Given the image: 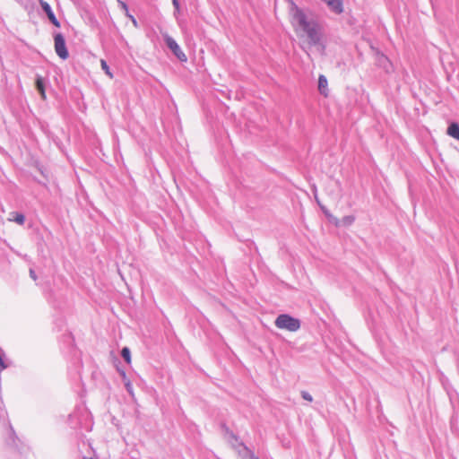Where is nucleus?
Masks as SVG:
<instances>
[{"label":"nucleus","instance_id":"obj_1","mask_svg":"<svg viewBox=\"0 0 459 459\" xmlns=\"http://www.w3.org/2000/svg\"><path fill=\"white\" fill-rule=\"evenodd\" d=\"M274 323L277 328L289 332H296L300 328V321L288 314L278 316Z\"/></svg>","mask_w":459,"mask_h":459},{"label":"nucleus","instance_id":"obj_2","mask_svg":"<svg viewBox=\"0 0 459 459\" xmlns=\"http://www.w3.org/2000/svg\"><path fill=\"white\" fill-rule=\"evenodd\" d=\"M292 23L302 31L306 30L314 22L307 20L305 13L291 1Z\"/></svg>","mask_w":459,"mask_h":459},{"label":"nucleus","instance_id":"obj_3","mask_svg":"<svg viewBox=\"0 0 459 459\" xmlns=\"http://www.w3.org/2000/svg\"><path fill=\"white\" fill-rule=\"evenodd\" d=\"M55 51L56 55L63 60H65L69 56L68 50L66 48L65 40L61 33H57L54 37Z\"/></svg>","mask_w":459,"mask_h":459},{"label":"nucleus","instance_id":"obj_4","mask_svg":"<svg viewBox=\"0 0 459 459\" xmlns=\"http://www.w3.org/2000/svg\"><path fill=\"white\" fill-rule=\"evenodd\" d=\"M167 46L173 52V54L178 58L181 62H186L187 57L186 54L181 50L180 47L178 45V43L169 36H167L165 38Z\"/></svg>","mask_w":459,"mask_h":459},{"label":"nucleus","instance_id":"obj_5","mask_svg":"<svg viewBox=\"0 0 459 459\" xmlns=\"http://www.w3.org/2000/svg\"><path fill=\"white\" fill-rule=\"evenodd\" d=\"M320 29L318 25L314 22L312 23L306 30L303 32L307 35L308 39V43L311 45L316 44L320 40Z\"/></svg>","mask_w":459,"mask_h":459},{"label":"nucleus","instance_id":"obj_6","mask_svg":"<svg viewBox=\"0 0 459 459\" xmlns=\"http://www.w3.org/2000/svg\"><path fill=\"white\" fill-rule=\"evenodd\" d=\"M318 91L325 98L329 96L328 81L323 74L318 77Z\"/></svg>","mask_w":459,"mask_h":459},{"label":"nucleus","instance_id":"obj_7","mask_svg":"<svg viewBox=\"0 0 459 459\" xmlns=\"http://www.w3.org/2000/svg\"><path fill=\"white\" fill-rule=\"evenodd\" d=\"M331 219H332V221L334 223L335 226L337 227H340V226H350L351 225L354 221H355V218L354 216L352 215H348V216H344L342 219H338L336 217H333V216H330Z\"/></svg>","mask_w":459,"mask_h":459},{"label":"nucleus","instance_id":"obj_8","mask_svg":"<svg viewBox=\"0 0 459 459\" xmlns=\"http://www.w3.org/2000/svg\"><path fill=\"white\" fill-rule=\"evenodd\" d=\"M328 7L336 13H341L343 11L342 0H323Z\"/></svg>","mask_w":459,"mask_h":459},{"label":"nucleus","instance_id":"obj_9","mask_svg":"<svg viewBox=\"0 0 459 459\" xmlns=\"http://www.w3.org/2000/svg\"><path fill=\"white\" fill-rule=\"evenodd\" d=\"M8 221L15 222L19 225H23L25 222V216L17 212H13L10 213V217L8 218Z\"/></svg>","mask_w":459,"mask_h":459},{"label":"nucleus","instance_id":"obj_10","mask_svg":"<svg viewBox=\"0 0 459 459\" xmlns=\"http://www.w3.org/2000/svg\"><path fill=\"white\" fill-rule=\"evenodd\" d=\"M446 134L459 141V125L455 122L451 123L447 127Z\"/></svg>","mask_w":459,"mask_h":459},{"label":"nucleus","instance_id":"obj_11","mask_svg":"<svg viewBox=\"0 0 459 459\" xmlns=\"http://www.w3.org/2000/svg\"><path fill=\"white\" fill-rule=\"evenodd\" d=\"M36 88L39 91V92L40 93L41 99L43 100H45L47 99L45 86H44L43 79L40 76H39L36 80Z\"/></svg>","mask_w":459,"mask_h":459},{"label":"nucleus","instance_id":"obj_12","mask_svg":"<svg viewBox=\"0 0 459 459\" xmlns=\"http://www.w3.org/2000/svg\"><path fill=\"white\" fill-rule=\"evenodd\" d=\"M39 4L42 7V9L45 11V13H47L48 17L49 20H53L54 19V13L52 12L51 8H50V5L43 1V0H39Z\"/></svg>","mask_w":459,"mask_h":459},{"label":"nucleus","instance_id":"obj_13","mask_svg":"<svg viewBox=\"0 0 459 459\" xmlns=\"http://www.w3.org/2000/svg\"><path fill=\"white\" fill-rule=\"evenodd\" d=\"M121 355L124 358V359L126 361L127 364L131 363L132 359H131L130 350L127 347H124L122 349Z\"/></svg>","mask_w":459,"mask_h":459},{"label":"nucleus","instance_id":"obj_14","mask_svg":"<svg viewBox=\"0 0 459 459\" xmlns=\"http://www.w3.org/2000/svg\"><path fill=\"white\" fill-rule=\"evenodd\" d=\"M100 65H101V68L104 70L105 74L110 78L112 79L113 78V74L112 72L110 71L107 62L104 60V59H101L100 60Z\"/></svg>","mask_w":459,"mask_h":459},{"label":"nucleus","instance_id":"obj_15","mask_svg":"<svg viewBox=\"0 0 459 459\" xmlns=\"http://www.w3.org/2000/svg\"><path fill=\"white\" fill-rule=\"evenodd\" d=\"M117 3L122 8V10L125 12L126 16H130L127 4L122 0H117Z\"/></svg>","mask_w":459,"mask_h":459},{"label":"nucleus","instance_id":"obj_16","mask_svg":"<svg viewBox=\"0 0 459 459\" xmlns=\"http://www.w3.org/2000/svg\"><path fill=\"white\" fill-rule=\"evenodd\" d=\"M301 395H302V397H303L305 400H307V401H308V402H312V401H313L312 396H311L308 393H307V392H305V391H303V392L301 393Z\"/></svg>","mask_w":459,"mask_h":459},{"label":"nucleus","instance_id":"obj_17","mask_svg":"<svg viewBox=\"0 0 459 459\" xmlns=\"http://www.w3.org/2000/svg\"><path fill=\"white\" fill-rule=\"evenodd\" d=\"M131 21H132V23L133 25L137 28L138 27V23H137V21L135 20V18L130 14V16H127Z\"/></svg>","mask_w":459,"mask_h":459},{"label":"nucleus","instance_id":"obj_18","mask_svg":"<svg viewBox=\"0 0 459 459\" xmlns=\"http://www.w3.org/2000/svg\"><path fill=\"white\" fill-rule=\"evenodd\" d=\"M172 4H173V5H174L175 9H176L178 12H179V8H180V7H179V3H178V0H172Z\"/></svg>","mask_w":459,"mask_h":459},{"label":"nucleus","instance_id":"obj_19","mask_svg":"<svg viewBox=\"0 0 459 459\" xmlns=\"http://www.w3.org/2000/svg\"><path fill=\"white\" fill-rule=\"evenodd\" d=\"M50 22L56 26V27H60V22L57 21V19L56 18V16H54V19L53 20H50Z\"/></svg>","mask_w":459,"mask_h":459},{"label":"nucleus","instance_id":"obj_20","mask_svg":"<svg viewBox=\"0 0 459 459\" xmlns=\"http://www.w3.org/2000/svg\"><path fill=\"white\" fill-rule=\"evenodd\" d=\"M30 278H31L33 281H36V280H37V275H36L35 272H34L32 269H30Z\"/></svg>","mask_w":459,"mask_h":459},{"label":"nucleus","instance_id":"obj_21","mask_svg":"<svg viewBox=\"0 0 459 459\" xmlns=\"http://www.w3.org/2000/svg\"><path fill=\"white\" fill-rule=\"evenodd\" d=\"M6 368V366L4 363V360L2 357L0 356V371L4 370Z\"/></svg>","mask_w":459,"mask_h":459},{"label":"nucleus","instance_id":"obj_22","mask_svg":"<svg viewBox=\"0 0 459 459\" xmlns=\"http://www.w3.org/2000/svg\"><path fill=\"white\" fill-rule=\"evenodd\" d=\"M83 459H93V458H91V457H85V458H83Z\"/></svg>","mask_w":459,"mask_h":459}]
</instances>
